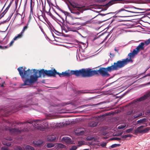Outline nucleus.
Instances as JSON below:
<instances>
[{
	"label": "nucleus",
	"mask_w": 150,
	"mask_h": 150,
	"mask_svg": "<svg viewBox=\"0 0 150 150\" xmlns=\"http://www.w3.org/2000/svg\"><path fill=\"white\" fill-rule=\"evenodd\" d=\"M118 64L116 62L112 64L111 66L107 68L100 67L98 70H92L91 69H84V77H91L95 75H100L103 77H109L110 75L108 72L117 70L120 69Z\"/></svg>",
	"instance_id": "nucleus-1"
},
{
	"label": "nucleus",
	"mask_w": 150,
	"mask_h": 150,
	"mask_svg": "<svg viewBox=\"0 0 150 150\" xmlns=\"http://www.w3.org/2000/svg\"><path fill=\"white\" fill-rule=\"evenodd\" d=\"M54 71L56 72L55 73V77L56 74L59 75L60 77H69L73 75H75L77 77H84V69H82L79 70H69L63 72L61 73L57 72V71L54 69Z\"/></svg>",
	"instance_id": "nucleus-2"
},
{
	"label": "nucleus",
	"mask_w": 150,
	"mask_h": 150,
	"mask_svg": "<svg viewBox=\"0 0 150 150\" xmlns=\"http://www.w3.org/2000/svg\"><path fill=\"white\" fill-rule=\"evenodd\" d=\"M31 74L30 75L29 78L26 79L24 81H23L24 83L21 85L22 86L25 85H30L35 83L37 81L38 78L39 77V75L38 76L37 74L39 71L38 70L35 69H31Z\"/></svg>",
	"instance_id": "nucleus-3"
},
{
	"label": "nucleus",
	"mask_w": 150,
	"mask_h": 150,
	"mask_svg": "<svg viewBox=\"0 0 150 150\" xmlns=\"http://www.w3.org/2000/svg\"><path fill=\"white\" fill-rule=\"evenodd\" d=\"M137 54L135 50H134L132 52H130L128 54V56L129 57V58H127L125 59H123L122 61L118 60L116 62L118 64L119 67L120 69L127 64L129 62L132 61L131 57H134L135 55Z\"/></svg>",
	"instance_id": "nucleus-4"
},
{
	"label": "nucleus",
	"mask_w": 150,
	"mask_h": 150,
	"mask_svg": "<svg viewBox=\"0 0 150 150\" xmlns=\"http://www.w3.org/2000/svg\"><path fill=\"white\" fill-rule=\"evenodd\" d=\"M55 72L54 71V69L49 70L42 69L39 71V74L40 77H41L42 76L43 77H44L45 76H48L55 77Z\"/></svg>",
	"instance_id": "nucleus-5"
},
{
	"label": "nucleus",
	"mask_w": 150,
	"mask_h": 150,
	"mask_svg": "<svg viewBox=\"0 0 150 150\" xmlns=\"http://www.w3.org/2000/svg\"><path fill=\"white\" fill-rule=\"evenodd\" d=\"M26 67L23 68V67H19L17 70L19 72V74L22 79H24L26 77H28L31 74V70L30 69L25 70Z\"/></svg>",
	"instance_id": "nucleus-6"
},
{
	"label": "nucleus",
	"mask_w": 150,
	"mask_h": 150,
	"mask_svg": "<svg viewBox=\"0 0 150 150\" xmlns=\"http://www.w3.org/2000/svg\"><path fill=\"white\" fill-rule=\"evenodd\" d=\"M114 13L115 15H117L116 17H126L129 16L128 13H126V10L124 8L118 10L116 11Z\"/></svg>",
	"instance_id": "nucleus-7"
},
{
	"label": "nucleus",
	"mask_w": 150,
	"mask_h": 150,
	"mask_svg": "<svg viewBox=\"0 0 150 150\" xmlns=\"http://www.w3.org/2000/svg\"><path fill=\"white\" fill-rule=\"evenodd\" d=\"M69 3L71 6L73 8H77L78 9L77 10L79 11L82 12L83 10L81 9L83 8V7L81 6L80 5L78 4L77 3L75 2L74 1L71 2L69 1Z\"/></svg>",
	"instance_id": "nucleus-8"
},
{
	"label": "nucleus",
	"mask_w": 150,
	"mask_h": 150,
	"mask_svg": "<svg viewBox=\"0 0 150 150\" xmlns=\"http://www.w3.org/2000/svg\"><path fill=\"white\" fill-rule=\"evenodd\" d=\"M9 132L13 135H15L21 133L23 131L15 128L9 129H8Z\"/></svg>",
	"instance_id": "nucleus-9"
},
{
	"label": "nucleus",
	"mask_w": 150,
	"mask_h": 150,
	"mask_svg": "<svg viewBox=\"0 0 150 150\" xmlns=\"http://www.w3.org/2000/svg\"><path fill=\"white\" fill-rule=\"evenodd\" d=\"M145 46V44L144 42H142L134 50H135V51L138 54L140 51L144 50Z\"/></svg>",
	"instance_id": "nucleus-10"
},
{
	"label": "nucleus",
	"mask_w": 150,
	"mask_h": 150,
	"mask_svg": "<svg viewBox=\"0 0 150 150\" xmlns=\"http://www.w3.org/2000/svg\"><path fill=\"white\" fill-rule=\"evenodd\" d=\"M79 18H73L71 17L68 20V21H67L69 24L70 25H75L77 24V23L75 19Z\"/></svg>",
	"instance_id": "nucleus-11"
},
{
	"label": "nucleus",
	"mask_w": 150,
	"mask_h": 150,
	"mask_svg": "<svg viewBox=\"0 0 150 150\" xmlns=\"http://www.w3.org/2000/svg\"><path fill=\"white\" fill-rule=\"evenodd\" d=\"M98 121L96 119L91 120L88 123V126L91 127H96L98 124Z\"/></svg>",
	"instance_id": "nucleus-12"
},
{
	"label": "nucleus",
	"mask_w": 150,
	"mask_h": 150,
	"mask_svg": "<svg viewBox=\"0 0 150 150\" xmlns=\"http://www.w3.org/2000/svg\"><path fill=\"white\" fill-rule=\"evenodd\" d=\"M41 121L39 120H34V123L33 125L35 128L38 129V127L40 126L41 125Z\"/></svg>",
	"instance_id": "nucleus-13"
},
{
	"label": "nucleus",
	"mask_w": 150,
	"mask_h": 150,
	"mask_svg": "<svg viewBox=\"0 0 150 150\" xmlns=\"http://www.w3.org/2000/svg\"><path fill=\"white\" fill-rule=\"evenodd\" d=\"M124 8L127 9L126 10V13H128V12L132 13H137V12L135 11L134 9H136L137 8L134 7H127L125 6Z\"/></svg>",
	"instance_id": "nucleus-14"
},
{
	"label": "nucleus",
	"mask_w": 150,
	"mask_h": 150,
	"mask_svg": "<svg viewBox=\"0 0 150 150\" xmlns=\"http://www.w3.org/2000/svg\"><path fill=\"white\" fill-rule=\"evenodd\" d=\"M144 127V126L143 125H141L138 127L134 130V132L133 134H136L138 133H142L143 129Z\"/></svg>",
	"instance_id": "nucleus-15"
},
{
	"label": "nucleus",
	"mask_w": 150,
	"mask_h": 150,
	"mask_svg": "<svg viewBox=\"0 0 150 150\" xmlns=\"http://www.w3.org/2000/svg\"><path fill=\"white\" fill-rule=\"evenodd\" d=\"M62 140L67 144H71L72 143L71 139L68 137H63L62 139Z\"/></svg>",
	"instance_id": "nucleus-16"
},
{
	"label": "nucleus",
	"mask_w": 150,
	"mask_h": 150,
	"mask_svg": "<svg viewBox=\"0 0 150 150\" xmlns=\"http://www.w3.org/2000/svg\"><path fill=\"white\" fill-rule=\"evenodd\" d=\"M122 1V0H112L105 5L107 7H108L109 6L118 3V1Z\"/></svg>",
	"instance_id": "nucleus-17"
},
{
	"label": "nucleus",
	"mask_w": 150,
	"mask_h": 150,
	"mask_svg": "<svg viewBox=\"0 0 150 150\" xmlns=\"http://www.w3.org/2000/svg\"><path fill=\"white\" fill-rule=\"evenodd\" d=\"M43 143V142L41 140H39L37 141H34L33 142V143L35 146H42Z\"/></svg>",
	"instance_id": "nucleus-18"
},
{
	"label": "nucleus",
	"mask_w": 150,
	"mask_h": 150,
	"mask_svg": "<svg viewBox=\"0 0 150 150\" xmlns=\"http://www.w3.org/2000/svg\"><path fill=\"white\" fill-rule=\"evenodd\" d=\"M149 94H147L146 95H144L142 96L140 98H138V101H141L143 100H144L149 97Z\"/></svg>",
	"instance_id": "nucleus-19"
},
{
	"label": "nucleus",
	"mask_w": 150,
	"mask_h": 150,
	"mask_svg": "<svg viewBox=\"0 0 150 150\" xmlns=\"http://www.w3.org/2000/svg\"><path fill=\"white\" fill-rule=\"evenodd\" d=\"M14 122L15 124L18 125H19L20 124H23L26 123H29L30 124H32L33 125V123H34V120H33V121H31L30 122H28L26 121V122H18L17 121H15Z\"/></svg>",
	"instance_id": "nucleus-20"
},
{
	"label": "nucleus",
	"mask_w": 150,
	"mask_h": 150,
	"mask_svg": "<svg viewBox=\"0 0 150 150\" xmlns=\"http://www.w3.org/2000/svg\"><path fill=\"white\" fill-rule=\"evenodd\" d=\"M68 7L70 9L71 13L74 14L75 15H79L80 14V12L78 11H74V9L73 8H70L69 6H68Z\"/></svg>",
	"instance_id": "nucleus-21"
},
{
	"label": "nucleus",
	"mask_w": 150,
	"mask_h": 150,
	"mask_svg": "<svg viewBox=\"0 0 150 150\" xmlns=\"http://www.w3.org/2000/svg\"><path fill=\"white\" fill-rule=\"evenodd\" d=\"M29 22H30V21H29V20L28 23L26 24V25L23 28L21 32L23 34L24 33L25 31L26 30L28 29V28H29Z\"/></svg>",
	"instance_id": "nucleus-22"
},
{
	"label": "nucleus",
	"mask_w": 150,
	"mask_h": 150,
	"mask_svg": "<svg viewBox=\"0 0 150 150\" xmlns=\"http://www.w3.org/2000/svg\"><path fill=\"white\" fill-rule=\"evenodd\" d=\"M147 120L146 118L140 119L137 122V124H141L147 122Z\"/></svg>",
	"instance_id": "nucleus-23"
},
{
	"label": "nucleus",
	"mask_w": 150,
	"mask_h": 150,
	"mask_svg": "<svg viewBox=\"0 0 150 150\" xmlns=\"http://www.w3.org/2000/svg\"><path fill=\"white\" fill-rule=\"evenodd\" d=\"M23 33L21 32L20 33L18 34L17 36H15L13 38L14 40H16L18 39L21 38L23 35Z\"/></svg>",
	"instance_id": "nucleus-24"
},
{
	"label": "nucleus",
	"mask_w": 150,
	"mask_h": 150,
	"mask_svg": "<svg viewBox=\"0 0 150 150\" xmlns=\"http://www.w3.org/2000/svg\"><path fill=\"white\" fill-rule=\"evenodd\" d=\"M56 139V137L54 136H50L47 137V140L50 141H54Z\"/></svg>",
	"instance_id": "nucleus-25"
},
{
	"label": "nucleus",
	"mask_w": 150,
	"mask_h": 150,
	"mask_svg": "<svg viewBox=\"0 0 150 150\" xmlns=\"http://www.w3.org/2000/svg\"><path fill=\"white\" fill-rule=\"evenodd\" d=\"M66 148V146L64 145L58 143L57 144V148L59 149H64Z\"/></svg>",
	"instance_id": "nucleus-26"
},
{
	"label": "nucleus",
	"mask_w": 150,
	"mask_h": 150,
	"mask_svg": "<svg viewBox=\"0 0 150 150\" xmlns=\"http://www.w3.org/2000/svg\"><path fill=\"white\" fill-rule=\"evenodd\" d=\"M25 150H35L34 148L30 145H27L24 147Z\"/></svg>",
	"instance_id": "nucleus-27"
},
{
	"label": "nucleus",
	"mask_w": 150,
	"mask_h": 150,
	"mask_svg": "<svg viewBox=\"0 0 150 150\" xmlns=\"http://www.w3.org/2000/svg\"><path fill=\"white\" fill-rule=\"evenodd\" d=\"M3 144L7 146H10L11 145V143L10 142H8L7 140L2 142Z\"/></svg>",
	"instance_id": "nucleus-28"
},
{
	"label": "nucleus",
	"mask_w": 150,
	"mask_h": 150,
	"mask_svg": "<svg viewBox=\"0 0 150 150\" xmlns=\"http://www.w3.org/2000/svg\"><path fill=\"white\" fill-rule=\"evenodd\" d=\"M33 1L31 2L30 1V14H33V6L34 5V3L33 5Z\"/></svg>",
	"instance_id": "nucleus-29"
},
{
	"label": "nucleus",
	"mask_w": 150,
	"mask_h": 150,
	"mask_svg": "<svg viewBox=\"0 0 150 150\" xmlns=\"http://www.w3.org/2000/svg\"><path fill=\"white\" fill-rule=\"evenodd\" d=\"M150 130V127H147L144 129H143L142 133H145L148 132Z\"/></svg>",
	"instance_id": "nucleus-30"
},
{
	"label": "nucleus",
	"mask_w": 150,
	"mask_h": 150,
	"mask_svg": "<svg viewBox=\"0 0 150 150\" xmlns=\"http://www.w3.org/2000/svg\"><path fill=\"white\" fill-rule=\"evenodd\" d=\"M54 144L51 143H49L47 144L46 147L48 148H50L54 146Z\"/></svg>",
	"instance_id": "nucleus-31"
},
{
	"label": "nucleus",
	"mask_w": 150,
	"mask_h": 150,
	"mask_svg": "<svg viewBox=\"0 0 150 150\" xmlns=\"http://www.w3.org/2000/svg\"><path fill=\"white\" fill-rule=\"evenodd\" d=\"M126 126V124L121 125L118 127V129H122L125 128Z\"/></svg>",
	"instance_id": "nucleus-32"
},
{
	"label": "nucleus",
	"mask_w": 150,
	"mask_h": 150,
	"mask_svg": "<svg viewBox=\"0 0 150 150\" xmlns=\"http://www.w3.org/2000/svg\"><path fill=\"white\" fill-rule=\"evenodd\" d=\"M121 139L118 137H112L110 139V140H117L118 141H120Z\"/></svg>",
	"instance_id": "nucleus-33"
},
{
	"label": "nucleus",
	"mask_w": 150,
	"mask_h": 150,
	"mask_svg": "<svg viewBox=\"0 0 150 150\" xmlns=\"http://www.w3.org/2000/svg\"><path fill=\"white\" fill-rule=\"evenodd\" d=\"M145 44V46H147L150 43V38L144 42Z\"/></svg>",
	"instance_id": "nucleus-34"
},
{
	"label": "nucleus",
	"mask_w": 150,
	"mask_h": 150,
	"mask_svg": "<svg viewBox=\"0 0 150 150\" xmlns=\"http://www.w3.org/2000/svg\"><path fill=\"white\" fill-rule=\"evenodd\" d=\"M77 148L76 146L73 145L71 146L69 148L70 150H76Z\"/></svg>",
	"instance_id": "nucleus-35"
},
{
	"label": "nucleus",
	"mask_w": 150,
	"mask_h": 150,
	"mask_svg": "<svg viewBox=\"0 0 150 150\" xmlns=\"http://www.w3.org/2000/svg\"><path fill=\"white\" fill-rule=\"evenodd\" d=\"M16 150H25L24 147H22L20 146H17L16 147Z\"/></svg>",
	"instance_id": "nucleus-36"
},
{
	"label": "nucleus",
	"mask_w": 150,
	"mask_h": 150,
	"mask_svg": "<svg viewBox=\"0 0 150 150\" xmlns=\"http://www.w3.org/2000/svg\"><path fill=\"white\" fill-rule=\"evenodd\" d=\"M120 144H114L112 145L111 146V147L112 148H114L116 147L117 146H120Z\"/></svg>",
	"instance_id": "nucleus-37"
},
{
	"label": "nucleus",
	"mask_w": 150,
	"mask_h": 150,
	"mask_svg": "<svg viewBox=\"0 0 150 150\" xmlns=\"http://www.w3.org/2000/svg\"><path fill=\"white\" fill-rule=\"evenodd\" d=\"M133 130V128L129 129L125 131L126 133H129L131 132Z\"/></svg>",
	"instance_id": "nucleus-38"
},
{
	"label": "nucleus",
	"mask_w": 150,
	"mask_h": 150,
	"mask_svg": "<svg viewBox=\"0 0 150 150\" xmlns=\"http://www.w3.org/2000/svg\"><path fill=\"white\" fill-rule=\"evenodd\" d=\"M132 136L131 134H127L122 136V138H126L128 137H131Z\"/></svg>",
	"instance_id": "nucleus-39"
},
{
	"label": "nucleus",
	"mask_w": 150,
	"mask_h": 150,
	"mask_svg": "<svg viewBox=\"0 0 150 150\" xmlns=\"http://www.w3.org/2000/svg\"><path fill=\"white\" fill-rule=\"evenodd\" d=\"M106 144H107V143L104 142V143H102V144H100V146H101L103 147H105Z\"/></svg>",
	"instance_id": "nucleus-40"
},
{
	"label": "nucleus",
	"mask_w": 150,
	"mask_h": 150,
	"mask_svg": "<svg viewBox=\"0 0 150 150\" xmlns=\"http://www.w3.org/2000/svg\"><path fill=\"white\" fill-rule=\"evenodd\" d=\"M6 13V12L5 11V10L2 12L1 13V17L2 18V17H3V16H4V15H5V14Z\"/></svg>",
	"instance_id": "nucleus-41"
},
{
	"label": "nucleus",
	"mask_w": 150,
	"mask_h": 150,
	"mask_svg": "<svg viewBox=\"0 0 150 150\" xmlns=\"http://www.w3.org/2000/svg\"><path fill=\"white\" fill-rule=\"evenodd\" d=\"M1 150H9L8 147H3L1 148Z\"/></svg>",
	"instance_id": "nucleus-42"
},
{
	"label": "nucleus",
	"mask_w": 150,
	"mask_h": 150,
	"mask_svg": "<svg viewBox=\"0 0 150 150\" xmlns=\"http://www.w3.org/2000/svg\"><path fill=\"white\" fill-rule=\"evenodd\" d=\"M91 23V21H86V22L83 23V24L84 25H85L86 24L90 23Z\"/></svg>",
	"instance_id": "nucleus-43"
},
{
	"label": "nucleus",
	"mask_w": 150,
	"mask_h": 150,
	"mask_svg": "<svg viewBox=\"0 0 150 150\" xmlns=\"http://www.w3.org/2000/svg\"><path fill=\"white\" fill-rule=\"evenodd\" d=\"M11 6V4H9L8 6L6 7L5 10V11H6V12L9 9V8H10Z\"/></svg>",
	"instance_id": "nucleus-44"
},
{
	"label": "nucleus",
	"mask_w": 150,
	"mask_h": 150,
	"mask_svg": "<svg viewBox=\"0 0 150 150\" xmlns=\"http://www.w3.org/2000/svg\"><path fill=\"white\" fill-rule=\"evenodd\" d=\"M15 40H14L13 39V40H12L10 43V45H9V46H11L12 44H13V43H14V41Z\"/></svg>",
	"instance_id": "nucleus-45"
},
{
	"label": "nucleus",
	"mask_w": 150,
	"mask_h": 150,
	"mask_svg": "<svg viewBox=\"0 0 150 150\" xmlns=\"http://www.w3.org/2000/svg\"><path fill=\"white\" fill-rule=\"evenodd\" d=\"M12 15H10V16H9L8 18H7V19H6V21H9L10 19H11V17L12 16Z\"/></svg>",
	"instance_id": "nucleus-46"
},
{
	"label": "nucleus",
	"mask_w": 150,
	"mask_h": 150,
	"mask_svg": "<svg viewBox=\"0 0 150 150\" xmlns=\"http://www.w3.org/2000/svg\"><path fill=\"white\" fill-rule=\"evenodd\" d=\"M87 139L88 140H91L92 139V138L89 136L88 137Z\"/></svg>",
	"instance_id": "nucleus-47"
},
{
	"label": "nucleus",
	"mask_w": 150,
	"mask_h": 150,
	"mask_svg": "<svg viewBox=\"0 0 150 150\" xmlns=\"http://www.w3.org/2000/svg\"><path fill=\"white\" fill-rule=\"evenodd\" d=\"M132 113H133L132 111H131V112H127V115H129L132 114Z\"/></svg>",
	"instance_id": "nucleus-48"
},
{
	"label": "nucleus",
	"mask_w": 150,
	"mask_h": 150,
	"mask_svg": "<svg viewBox=\"0 0 150 150\" xmlns=\"http://www.w3.org/2000/svg\"><path fill=\"white\" fill-rule=\"evenodd\" d=\"M83 132L81 131L80 132L78 133V135H81L82 134H83Z\"/></svg>",
	"instance_id": "nucleus-49"
},
{
	"label": "nucleus",
	"mask_w": 150,
	"mask_h": 150,
	"mask_svg": "<svg viewBox=\"0 0 150 150\" xmlns=\"http://www.w3.org/2000/svg\"><path fill=\"white\" fill-rule=\"evenodd\" d=\"M142 114L141 115H140L139 114V115H138V116H134V117L135 118H137V117H138L140 116H141V115H142Z\"/></svg>",
	"instance_id": "nucleus-50"
},
{
	"label": "nucleus",
	"mask_w": 150,
	"mask_h": 150,
	"mask_svg": "<svg viewBox=\"0 0 150 150\" xmlns=\"http://www.w3.org/2000/svg\"><path fill=\"white\" fill-rule=\"evenodd\" d=\"M5 83V82H3V83L1 85L0 84V86L2 87H3L4 86V84Z\"/></svg>",
	"instance_id": "nucleus-51"
},
{
	"label": "nucleus",
	"mask_w": 150,
	"mask_h": 150,
	"mask_svg": "<svg viewBox=\"0 0 150 150\" xmlns=\"http://www.w3.org/2000/svg\"><path fill=\"white\" fill-rule=\"evenodd\" d=\"M110 55L112 57H114L115 56L114 54H112L111 53H110Z\"/></svg>",
	"instance_id": "nucleus-52"
},
{
	"label": "nucleus",
	"mask_w": 150,
	"mask_h": 150,
	"mask_svg": "<svg viewBox=\"0 0 150 150\" xmlns=\"http://www.w3.org/2000/svg\"><path fill=\"white\" fill-rule=\"evenodd\" d=\"M78 143L79 144H80V145H82V142H81H81H78Z\"/></svg>",
	"instance_id": "nucleus-53"
},
{
	"label": "nucleus",
	"mask_w": 150,
	"mask_h": 150,
	"mask_svg": "<svg viewBox=\"0 0 150 150\" xmlns=\"http://www.w3.org/2000/svg\"><path fill=\"white\" fill-rule=\"evenodd\" d=\"M106 0H98V1L101 2H103L105 1Z\"/></svg>",
	"instance_id": "nucleus-54"
},
{
	"label": "nucleus",
	"mask_w": 150,
	"mask_h": 150,
	"mask_svg": "<svg viewBox=\"0 0 150 150\" xmlns=\"http://www.w3.org/2000/svg\"><path fill=\"white\" fill-rule=\"evenodd\" d=\"M114 50L117 53L118 52V50L116 49V48H115Z\"/></svg>",
	"instance_id": "nucleus-55"
},
{
	"label": "nucleus",
	"mask_w": 150,
	"mask_h": 150,
	"mask_svg": "<svg viewBox=\"0 0 150 150\" xmlns=\"http://www.w3.org/2000/svg\"><path fill=\"white\" fill-rule=\"evenodd\" d=\"M54 12L59 17H60L59 15V14L58 13L55 11Z\"/></svg>",
	"instance_id": "nucleus-56"
},
{
	"label": "nucleus",
	"mask_w": 150,
	"mask_h": 150,
	"mask_svg": "<svg viewBox=\"0 0 150 150\" xmlns=\"http://www.w3.org/2000/svg\"><path fill=\"white\" fill-rule=\"evenodd\" d=\"M57 6V8H58L59 10H62L58 6Z\"/></svg>",
	"instance_id": "nucleus-57"
},
{
	"label": "nucleus",
	"mask_w": 150,
	"mask_h": 150,
	"mask_svg": "<svg viewBox=\"0 0 150 150\" xmlns=\"http://www.w3.org/2000/svg\"><path fill=\"white\" fill-rule=\"evenodd\" d=\"M122 133H121L119 135H117V136H120L121 135H122Z\"/></svg>",
	"instance_id": "nucleus-58"
},
{
	"label": "nucleus",
	"mask_w": 150,
	"mask_h": 150,
	"mask_svg": "<svg viewBox=\"0 0 150 150\" xmlns=\"http://www.w3.org/2000/svg\"><path fill=\"white\" fill-rule=\"evenodd\" d=\"M0 48L2 49H3V47H2V46L0 45Z\"/></svg>",
	"instance_id": "nucleus-59"
},
{
	"label": "nucleus",
	"mask_w": 150,
	"mask_h": 150,
	"mask_svg": "<svg viewBox=\"0 0 150 150\" xmlns=\"http://www.w3.org/2000/svg\"><path fill=\"white\" fill-rule=\"evenodd\" d=\"M50 14V16H51L52 15V13H51L50 12L49 13Z\"/></svg>",
	"instance_id": "nucleus-60"
},
{
	"label": "nucleus",
	"mask_w": 150,
	"mask_h": 150,
	"mask_svg": "<svg viewBox=\"0 0 150 150\" xmlns=\"http://www.w3.org/2000/svg\"><path fill=\"white\" fill-rule=\"evenodd\" d=\"M150 75V74H147V75H146V76H149Z\"/></svg>",
	"instance_id": "nucleus-61"
},
{
	"label": "nucleus",
	"mask_w": 150,
	"mask_h": 150,
	"mask_svg": "<svg viewBox=\"0 0 150 150\" xmlns=\"http://www.w3.org/2000/svg\"><path fill=\"white\" fill-rule=\"evenodd\" d=\"M108 37V36H107V37H106L105 38V39L104 40H105L107 39V37Z\"/></svg>",
	"instance_id": "nucleus-62"
},
{
	"label": "nucleus",
	"mask_w": 150,
	"mask_h": 150,
	"mask_svg": "<svg viewBox=\"0 0 150 150\" xmlns=\"http://www.w3.org/2000/svg\"><path fill=\"white\" fill-rule=\"evenodd\" d=\"M9 140H11V138H10L9 139Z\"/></svg>",
	"instance_id": "nucleus-63"
},
{
	"label": "nucleus",
	"mask_w": 150,
	"mask_h": 150,
	"mask_svg": "<svg viewBox=\"0 0 150 150\" xmlns=\"http://www.w3.org/2000/svg\"><path fill=\"white\" fill-rule=\"evenodd\" d=\"M149 125L150 126V123H149Z\"/></svg>",
	"instance_id": "nucleus-64"
}]
</instances>
